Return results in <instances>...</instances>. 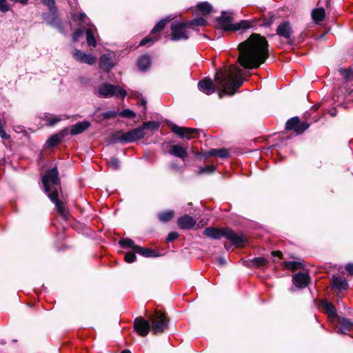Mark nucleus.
Returning a JSON list of instances; mask_svg holds the SVG:
<instances>
[{
	"label": "nucleus",
	"instance_id": "nucleus-1",
	"mask_svg": "<svg viewBox=\"0 0 353 353\" xmlns=\"http://www.w3.org/2000/svg\"><path fill=\"white\" fill-rule=\"evenodd\" d=\"M238 61L245 68L259 67L268 56V43L264 37L253 33L239 45Z\"/></svg>",
	"mask_w": 353,
	"mask_h": 353
},
{
	"label": "nucleus",
	"instance_id": "nucleus-2",
	"mask_svg": "<svg viewBox=\"0 0 353 353\" xmlns=\"http://www.w3.org/2000/svg\"><path fill=\"white\" fill-rule=\"evenodd\" d=\"M244 70L237 65L225 68L216 72L215 81L221 89L219 92L220 98L222 94H234L243 83V75Z\"/></svg>",
	"mask_w": 353,
	"mask_h": 353
},
{
	"label": "nucleus",
	"instance_id": "nucleus-3",
	"mask_svg": "<svg viewBox=\"0 0 353 353\" xmlns=\"http://www.w3.org/2000/svg\"><path fill=\"white\" fill-rule=\"evenodd\" d=\"M42 183L46 192H50L48 197L55 204L59 213L65 219L67 218L68 211L61 201L58 199V192L57 186L59 184L58 171L56 168L48 171L42 177Z\"/></svg>",
	"mask_w": 353,
	"mask_h": 353
},
{
	"label": "nucleus",
	"instance_id": "nucleus-4",
	"mask_svg": "<svg viewBox=\"0 0 353 353\" xmlns=\"http://www.w3.org/2000/svg\"><path fill=\"white\" fill-rule=\"evenodd\" d=\"M203 234L208 237L216 239H221L224 236L238 247L243 246L245 241L243 236L236 234L232 230L228 228H225L221 230L213 228H207L203 231Z\"/></svg>",
	"mask_w": 353,
	"mask_h": 353
},
{
	"label": "nucleus",
	"instance_id": "nucleus-5",
	"mask_svg": "<svg viewBox=\"0 0 353 353\" xmlns=\"http://www.w3.org/2000/svg\"><path fill=\"white\" fill-rule=\"evenodd\" d=\"M151 330L154 334L163 332L168 327V319L164 313L156 311L150 316Z\"/></svg>",
	"mask_w": 353,
	"mask_h": 353
},
{
	"label": "nucleus",
	"instance_id": "nucleus-6",
	"mask_svg": "<svg viewBox=\"0 0 353 353\" xmlns=\"http://www.w3.org/2000/svg\"><path fill=\"white\" fill-rule=\"evenodd\" d=\"M98 94L104 98L116 96L123 99L127 95V92L120 86L104 83L99 88Z\"/></svg>",
	"mask_w": 353,
	"mask_h": 353
},
{
	"label": "nucleus",
	"instance_id": "nucleus-7",
	"mask_svg": "<svg viewBox=\"0 0 353 353\" xmlns=\"http://www.w3.org/2000/svg\"><path fill=\"white\" fill-rule=\"evenodd\" d=\"M219 24L224 30H238L240 29H248L252 27L251 22L242 20L239 23L233 24L232 18L230 17H221L219 19Z\"/></svg>",
	"mask_w": 353,
	"mask_h": 353
},
{
	"label": "nucleus",
	"instance_id": "nucleus-8",
	"mask_svg": "<svg viewBox=\"0 0 353 353\" xmlns=\"http://www.w3.org/2000/svg\"><path fill=\"white\" fill-rule=\"evenodd\" d=\"M188 28H190V27L188 23H173L171 26L172 39L175 41L181 39H187L189 37V33L188 31Z\"/></svg>",
	"mask_w": 353,
	"mask_h": 353
},
{
	"label": "nucleus",
	"instance_id": "nucleus-9",
	"mask_svg": "<svg viewBox=\"0 0 353 353\" xmlns=\"http://www.w3.org/2000/svg\"><path fill=\"white\" fill-rule=\"evenodd\" d=\"M143 127L141 125L136 129L123 134L120 137L119 139L124 142H134L138 141L145 137V133Z\"/></svg>",
	"mask_w": 353,
	"mask_h": 353
},
{
	"label": "nucleus",
	"instance_id": "nucleus-10",
	"mask_svg": "<svg viewBox=\"0 0 353 353\" xmlns=\"http://www.w3.org/2000/svg\"><path fill=\"white\" fill-rule=\"evenodd\" d=\"M309 128L306 122H301L297 117L290 119L285 124L288 130H294L296 134H301Z\"/></svg>",
	"mask_w": 353,
	"mask_h": 353
},
{
	"label": "nucleus",
	"instance_id": "nucleus-11",
	"mask_svg": "<svg viewBox=\"0 0 353 353\" xmlns=\"http://www.w3.org/2000/svg\"><path fill=\"white\" fill-rule=\"evenodd\" d=\"M166 23H167V20L164 19V20H161L158 23H157L156 26L152 30L150 36H148V37H145V39H142L139 45L140 46H145V45H147L148 43H153L156 41H157V39H159V37L156 36L155 34L157 32L161 31L164 28Z\"/></svg>",
	"mask_w": 353,
	"mask_h": 353
},
{
	"label": "nucleus",
	"instance_id": "nucleus-12",
	"mask_svg": "<svg viewBox=\"0 0 353 353\" xmlns=\"http://www.w3.org/2000/svg\"><path fill=\"white\" fill-rule=\"evenodd\" d=\"M73 58L79 62L92 65L96 61V58L91 54H85L78 49H74L72 52Z\"/></svg>",
	"mask_w": 353,
	"mask_h": 353
},
{
	"label": "nucleus",
	"instance_id": "nucleus-13",
	"mask_svg": "<svg viewBox=\"0 0 353 353\" xmlns=\"http://www.w3.org/2000/svg\"><path fill=\"white\" fill-rule=\"evenodd\" d=\"M134 328L141 336H145L151 329L150 323L143 317H138L134 320Z\"/></svg>",
	"mask_w": 353,
	"mask_h": 353
},
{
	"label": "nucleus",
	"instance_id": "nucleus-14",
	"mask_svg": "<svg viewBox=\"0 0 353 353\" xmlns=\"http://www.w3.org/2000/svg\"><path fill=\"white\" fill-rule=\"evenodd\" d=\"M170 128L172 132L179 137H185L188 139L192 138V134L197 131V130L194 128L180 127L175 124H172Z\"/></svg>",
	"mask_w": 353,
	"mask_h": 353
},
{
	"label": "nucleus",
	"instance_id": "nucleus-15",
	"mask_svg": "<svg viewBox=\"0 0 353 353\" xmlns=\"http://www.w3.org/2000/svg\"><path fill=\"white\" fill-rule=\"evenodd\" d=\"M199 89L203 93L209 95L215 92V86L210 79H205L198 83Z\"/></svg>",
	"mask_w": 353,
	"mask_h": 353
},
{
	"label": "nucleus",
	"instance_id": "nucleus-16",
	"mask_svg": "<svg viewBox=\"0 0 353 353\" xmlns=\"http://www.w3.org/2000/svg\"><path fill=\"white\" fill-rule=\"evenodd\" d=\"M276 33L280 37L286 39H290L292 36V31L289 23L284 22L281 23L276 29Z\"/></svg>",
	"mask_w": 353,
	"mask_h": 353
},
{
	"label": "nucleus",
	"instance_id": "nucleus-17",
	"mask_svg": "<svg viewBox=\"0 0 353 353\" xmlns=\"http://www.w3.org/2000/svg\"><path fill=\"white\" fill-rule=\"evenodd\" d=\"M195 223V220L189 215H184L178 219L179 227L183 230L192 228Z\"/></svg>",
	"mask_w": 353,
	"mask_h": 353
},
{
	"label": "nucleus",
	"instance_id": "nucleus-18",
	"mask_svg": "<svg viewBox=\"0 0 353 353\" xmlns=\"http://www.w3.org/2000/svg\"><path fill=\"white\" fill-rule=\"evenodd\" d=\"M310 277L307 274L298 273L293 276V281L296 286L305 288L309 283Z\"/></svg>",
	"mask_w": 353,
	"mask_h": 353
},
{
	"label": "nucleus",
	"instance_id": "nucleus-19",
	"mask_svg": "<svg viewBox=\"0 0 353 353\" xmlns=\"http://www.w3.org/2000/svg\"><path fill=\"white\" fill-rule=\"evenodd\" d=\"M97 33V29L93 26H90L85 30L86 34V41L87 43L89 46L96 47L97 46V40L95 39V34Z\"/></svg>",
	"mask_w": 353,
	"mask_h": 353
},
{
	"label": "nucleus",
	"instance_id": "nucleus-20",
	"mask_svg": "<svg viewBox=\"0 0 353 353\" xmlns=\"http://www.w3.org/2000/svg\"><path fill=\"white\" fill-rule=\"evenodd\" d=\"M90 126V123L87 121H83L77 123L74 125L70 130L72 135H76L82 133Z\"/></svg>",
	"mask_w": 353,
	"mask_h": 353
},
{
	"label": "nucleus",
	"instance_id": "nucleus-21",
	"mask_svg": "<svg viewBox=\"0 0 353 353\" xmlns=\"http://www.w3.org/2000/svg\"><path fill=\"white\" fill-rule=\"evenodd\" d=\"M100 68L103 70L108 72L114 66L111 58L109 54H103L100 57Z\"/></svg>",
	"mask_w": 353,
	"mask_h": 353
},
{
	"label": "nucleus",
	"instance_id": "nucleus-22",
	"mask_svg": "<svg viewBox=\"0 0 353 353\" xmlns=\"http://www.w3.org/2000/svg\"><path fill=\"white\" fill-rule=\"evenodd\" d=\"M332 286L339 290H346L348 288V283L347 280L343 277L333 276Z\"/></svg>",
	"mask_w": 353,
	"mask_h": 353
},
{
	"label": "nucleus",
	"instance_id": "nucleus-23",
	"mask_svg": "<svg viewBox=\"0 0 353 353\" xmlns=\"http://www.w3.org/2000/svg\"><path fill=\"white\" fill-rule=\"evenodd\" d=\"M170 153L175 157L184 159L187 156V150L180 145H174L171 147Z\"/></svg>",
	"mask_w": 353,
	"mask_h": 353
},
{
	"label": "nucleus",
	"instance_id": "nucleus-24",
	"mask_svg": "<svg viewBox=\"0 0 353 353\" xmlns=\"http://www.w3.org/2000/svg\"><path fill=\"white\" fill-rule=\"evenodd\" d=\"M229 155V152L226 149H211L208 150L205 154V157H219L220 158H227Z\"/></svg>",
	"mask_w": 353,
	"mask_h": 353
},
{
	"label": "nucleus",
	"instance_id": "nucleus-25",
	"mask_svg": "<svg viewBox=\"0 0 353 353\" xmlns=\"http://www.w3.org/2000/svg\"><path fill=\"white\" fill-rule=\"evenodd\" d=\"M150 57L148 55L141 56L137 61V66L141 70H146L150 65Z\"/></svg>",
	"mask_w": 353,
	"mask_h": 353
},
{
	"label": "nucleus",
	"instance_id": "nucleus-26",
	"mask_svg": "<svg viewBox=\"0 0 353 353\" xmlns=\"http://www.w3.org/2000/svg\"><path fill=\"white\" fill-rule=\"evenodd\" d=\"M135 252L145 257H155L157 256L154 250L141 246L135 247Z\"/></svg>",
	"mask_w": 353,
	"mask_h": 353
},
{
	"label": "nucleus",
	"instance_id": "nucleus-27",
	"mask_svg": "<svg viewBox=\"0 0 353 353\" xmlns=\"http://www.w3.org/2000/svg\"><path fill=\"white\" fill-rule=\"evenodd\" d=\"M212 6L208 2H201L196 5V10L199 14L205 15L212 11Z\"/></svg>",
	"mask_w": 353,
	"mask_h": 353
},
{
	"label": "nucleus",
	"instance_id": "nucleus-28",
	"mask_svg": "<svg viewBox=\"0 0 353 353\" xmlns=\"http://www.w3.org/2000/svg\"><path fill=\"white\" fill-rule=\"evenodd\" d=\"M322 307L325 310L326 313L328 314L330 317H334L336 315V310L332 305V303L324 301L322 302Z\"/></svg>",
	"mask_w": 353,
	"mask_h": 353
},
{
	"label": "nucleus",
	"instance_id": "nucleus-29",
	"mask_svg": "<svg viewBox=\"0 0 353 353\" xmlns=\"http://www.w3.org/2000/svg\"><path fill=\"white\" fill-rule=\"evenodd\" d=\"M283 265L285 269L290 270L301 269L303 267L302 263L299 261H286L283 263Z\"/></svg>",
	"mask_w": 353,
	"mask_h": 353
},
{
	"label": "nucleus",
	"instance_id": "nucleus-30",
	"mask_svg": "<svg viewBox=\"0 0 353 353\" xmlns=\"http://www.w3.org/2000/svg\"><path fill=\"white\" fill-rule=\"evenodd\" d=\"M174 212L173 210H168L166 212H162L158 214V218L161 222H168L172 217H174Z\"/></svg>",
	"mask_w": 353,
	"mask_h": 353
},
{
	"label": "nucleus",
	"instance_id": "nucleus-31",
	"mask_svg": "<svg viewBox=\"0 0 353 353\" xmlns=\"http://www.w3.org/2000/svg\"><path fill=\"white\" fill-rule=\"evenodd\" d=\"M312 15L314 21H321L325 17V10L323 8L315 9L312 11Z\"/></svg>",
	"mask_w": 353,
	"mask_h": 353
},
{
	"label": "nucleus",
	"instance_id": "nucleus-32",
	"mask_svg": "<svg viewBox=\"0 0 353 353\" xmlns=\"http://www.w3.org/2000/svg\"><path fill=\"white\" fill-rule=\"evenodd\" d=\"M119 244L123 248H131L134 251H135V247L139 246V245H136L134 242L130 239H125L121 240L119 241Z\"/></svg>",
	"mask_w": 353,
	"mask_h": 353
},
{
	"label": "nucleus",
	"instance_id": "nucleus-33",
	"mask_svg": "<svg viewBox=\"0 0 353 353\" xmlns=\"http://www.w3.org/2000/svg\"><path fill=\"white\" fill-rule=\"evenodd\" d=\"M189 27L193 26H203L206 24V21L203 18H197L188 23Z\"/></svg>",
	"mask_w": 353,
	"mask_h": 353
},
{
	"label": "nucleus",
	"instance_id": "nucleus-34",
	"mask_svg": "<svg viewBox=\"0 0 353 353\" xmlns=\"http://www.w3.org/2000/svg\"><path fill=\"white\" fill-rule=\"evenodd\" d=\"M61 141V138L59 135H53L47 141V144L50 147H54Z\"/></svg>",
	"mask_w": 353,
	"mask_h": 353
},
{
	"label": "nucleus",
	"instance_id": "nucleus-35",
	"mask_svg": "<svg viewBox=\"0 0 353 353\" xmlns=\"http://www.w3.org/2000/svg\"><path fill=\"white\" fill-rule=\"evenodd\" d=\"M266 263H267V260L263 257L254 258L252 261V263L253 266H255V267L263 266L266 264Z\"/></svg>",
	"mask_w": 353,
	"mask_h": 353
},
{
	"label": "nucleus",
	"instance_id": "nucleus-36",
	"mask_svg": "<svg viewBox=\"0 0 353 353\" xmlns=\"http://www.w3.org/2000/svg\"><path fill=\"white\" fill-rule=\"evenodd\" d=\"M142 126L144 130L152 129V130H158L159 123L154 121H148L143 123Z\"/></svg>",
	"mask_w": 353,
	"mask_h": 353
},
{
	"label": "nucleus",
	"instance_id": "nucleus-37",
	"mask_svg": "<svg viewBox=\"0 0 353 353\" xmlns=\"http://www.w3.org/2000/svg\"><path fill=\"white\" fill-rule=\"evenodd\" d=\"M341 327L345 329V330H350L352 326V323L347 319H343L340 321Z\"/></svg>",
	"mask_w": 353,
	"mask_h": 353
},
{
	"label": "nucleus",
	"instance_id": "nucleus-38",
	"mask_svg": "<svg viewBox=\"0 0 353 353\" xmlns=\"http://www.w3.org/2000/svg\"><path fill=\"white\" fill-rule=\"evenodd\" d=\"M339 73L346 80L350 79L353 75V72L350 69H340Z\"/></svg>",
	"mask_w": 353,
	"mask_h": 353
},
{
	"label": "nucleus",
	"instance_id": "nucleus-39",
	"mask_svg": "<svg viewBox=\"0 0 353 353\" xmlns=\"http://www.w3.org/2000/svg\"><path fill=\"white\" fill-rule=\"evenodd\" d=\"M119 115L124 118H133L136 114L132 110L125 109L119 113Z\"/></svg>",
	"mask_w": 353,
	"mask_h": 353
},
{
	"label": "nucleus",
	"instance_id": "nucleus-40",
	"mask_svg": "<svg viewBox=\"0 0 353 353\" xmlns=\"http://www.w3.org/2000/svg\"><path fill=\"white\" fill-rule=\"evenodd\" d=\"M109 166L113 170H117L119 168V161L115 157H112L108 161Z\"/></svg>",
	"mask_w": 353,
	"mask_h": 353
},
{
	"label": "nucleus",
	"instance_id": "nucleus-41",
	"mask_svg": "<svg viewBox=\"0 0 353 353\" xmlns=\"http://www.w3.org/2000/svg\"><path fill=\"white\" fill-rule=\"evenodd\" d=\"M83 32H84V30L82 28H79V29L76 30L74 32L73 35H72V41L74 42L77 41L79 40V39L83 36Z\"/></svg>",
	"mask_w": 353,
	"mask_h": 353
},
{
	"label": "nucleus",
	"instance_id": "nucleus-42",
	"mask_svg": "<svg viewBox=\"0 0 353 353\" xmlns=\"http://www.w3.org/2000/svg\"><path fill=\"white\" fill-rule=\"evenodd\" d=\"M215 170V167L212 165L205 166V168H201L198 172L199 174L203 173H212Z\"/></svg>",
	"mask_w": 353,
	"mask_h": 353
},
{
	"label": "nucleus",
	"instance_id": "nucleus-43",
	"mask_svg": "<svg viewBox=\"0 0 353 353\" xmlns=\"http://www.w3.org/2000/svg\"><path fill=\"white\" fill-rule=\"evenodd\" d=\"M61 120V119L60 117L56 116L49 117L46 119L48 125H53Z\"/></svg>",
	"mask_w": 353,
	"mask_h": 353
},
{
	"label": "nucleus",
	"instance_id": "nucleus-44",
	"mask_svg": "<svg viewBox=\"0 0 353 353\" xmlns=\"http://www.w3.org/2000/svg\"><path fill=\"white\" fill-rule=\"evenodd\" d=\"M136 260V255L134 252H127L125 255V261L127 263H132Z\"/></svg>",
	"mask_w": 353,
	"mask_h": 353
},
{
	"label": "nucleus",
	"instance_id": "nucleus-45",
	"mask_svg": "<svg viewBox=\"0 0 353 353\" xmlns=\"http://www.w3.org/2000/svg\"><path fill=\"white\" fill-rule=\"evenodd\" d=\"M0 10L6 12L9 10V7L7 5L6 0H0Z\"/></svg>",
	"mask_w": 353,
	"mask_h": 353
},
{
	"label": "nucleus",
	"instance_id": "nucleus-46",
	"mask_svg": "<svg viewBox=\"0 0 353 353\" xmlns=\"http://www.w3.org/2000/svg\"><path fill=\"white\" fill-rule=\"evenodd\" d=\"M117 114L118 113L116 111H108L103 114V117L104 119L114 118L117 115Z\"/></svg>",
	"mask_w": 353,
	"mask_h": 353
},
{
	"label": "nucleus",
	"instance_id": "nucleus-47",
	"mask_svg": "<svg viewBox=\"0 0 353 353\" xmlns=\"http://www.w3.org/2000/svg\"><path fill=\"white\" fill-rule=\"evenodd\" d=\"M178 236H179V234L177 232H170L167 237V241L169 242H171V241L175 240L176 238H178Z\"/></svg>",
	"mask_w": 353,
	"mask_h": 353
},
{
	"label": "nucleus",
	"instance_id": "nucleus-48",
	"mask_svg": "<svg viewBox=\"0 0 353 353\" xmlns=\"http://www.w3.org/2000/svg\"><path fill=\"white\" fill-rule=\"evenodd\" d=\"M42 2L48 6L50 10H52V8L54 6V0H41Z\"/></svg>",
	"mask_w": 353,
	"mask_h": 353
},
{
	"label": "nucleus",
	"instance_id": "nucleus-49",
	"mask_svg": "<svg viewBox=\"0 0 353 353\" xmlns=\"http://www.w3.org/2000/svg\"><path fill=\"white\" fill-rule=\"evenodd\" d=\"M345 270L347 271V272L353 275V264L352 263H348L345 266Z\"/></svg>",
	"mask_w": 353,
	"mask_h": 353
},
{
	"label": "nucleus",
	"instance_id": "nucleus-50",
	"mask_svg": "<svg viewBox=\"0 0 353 353\" xmlns=\"http://www.w3.org/2000/svg\"><path fill=\"white\" fill-rule=\"evenodd\" d=\"M272 255L274 256H278L279 258H281L283 256V254L281 251H273V252H272Z\"/></svg>",
	"mask_w": 353,
	"mask_h": 353
},
{
	"label": "nucleus",
	"instance_id": "nucleus-51",
	"mask_svg": "<svg viewBox=\"0 0 353 353\" xmlns=\"http://www.w3.org/2000/svg\"><path fill=\"white\" fill-rule=\"evenodd\" d=\"M218 261L220 265H224L225 263V261L223 257H219Z\"/></svg>",
	"mask_w": 353,
	"mask_h": 353
},
{
	"label": "nucleus",
	"instance_id": "nucleus-52",
	"mask_svg": "<svg viewBox=\"0 0 353 353\" xmlns=\"http://www.w3.org/2000/svg\"><path fill=\"white\" fill-rule=\"evenodd\" d=\"M85 18H86V15L85 14H80V16H79L80 21L85 22Z\"/></svg>",
	"mask_w": 353,
	"mask_h": 353
},
{
	"label": "nucleus",
	"instance_id": "nucleus-53",
	"mask_svg": "<svg viewBox=\"0 0 353 353\" xmlns=\"http://www.w3.org/2000/svg\"><path fill=\"white\" fill-rule=\"evenodd\" d=\"M138 105L145 106L146 105V101L144 99H141V101L138 103Z\"/></svg>",
	"mask_w": 353,
	"mask_h": 353
},
{
	"label": "nucleus",
	"instance_id": "nucleus-54",
	"mask_svg": "<svg viewBox=\"0 0 353 353\" xmlns=\"http://www.w3.org/2000/svg\"><path fill=\"white\" fill-rule=\"evenodd\" d=\"M121 353H131V352L128 350H123Z\"/></svg>",
	"mask_w": 353,
	"mask_h": 353
},
{
	"label": "nucleus",
	"instance_id": "nucleus-55",
	"mask_svg": "<svg viewBox=\"0 0 353 353\" xmlns=\"http://www.w3.org/2000/svg\"><path fill=\"white\" fill-rule=\"evenodd\" d=\"M350 95H352V96H353V90H352V91L350 92Z\"/></svg>",
	"mask_w": 353,
	"mask_h": 353
}]
</instances>
